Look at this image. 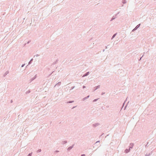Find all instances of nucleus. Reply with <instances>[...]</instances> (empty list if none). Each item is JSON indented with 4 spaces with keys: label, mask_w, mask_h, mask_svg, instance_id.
Masks as SVG:
<instances>
[{
    "label": "nucleus",
    "mask_w": 156,
    "mask_h": 156,
    "mask_svg": "<svg viewBox=\"0 0 156 156\" xmlns=\"http://www.w3.org/2000/svg\"><path fill=\"white\" fill-rule=\"evenodd\" d=\"M148 142H147V145L145 146V147H147L148 146Z\"/></svg>",
    "instance_id": "25"
},
{
    "label": "nucleus",
    "mask_w": 156,
    "mask_h": 156,
    "mask_svg": "<svg viewBox=\"0 0 156 156\" xmlns=\"http://www.w3.org/2000/svg\"><path fill=\"white\" fill-rule=\"evenodd\" d=\"M152 154V151L151 153L149 154H150V156Z\"/></svg>",
    "instance_id": "31"
},
{
    "label": "nucleus",
    "mask_w": 156,
    "mask_h": 156,
    "mask_svg": "<svg viewBox=\"0 0 156 156\" xmlns=\"http://www.w3.org/2000/svg\"><path fill=\"white\" fill-rule=\"evenodd\" d=\"M81 156H85V154H82L81 155Z\"/></svg>",
    "instance_id": "32"
},
{
    "label": "nucleus",
    "mask_w": 156,
    "mask_h": 156,
    "mask_svg": "<svg viewBox=\"0 0 156 156\" xmlns=\"http://www.w3.org/2000/svg\"><path fill=\"white\" fill-rule=\"evenodd\" d=\"M126 106H127V105H126V106H125V108H124V110H125V109H126Z\"/></svg>",
    "instance_id": "40"
},
{
    "label": "nucleus",
    "mask_w": 156,
    "mask_h": 156,
    "mask_svg": "<svg viewBox=\"0 0 156 156\" xmlns=\"http://www.w3.org/2000/svg\"><path fill=\"white\" fill-rule=\"evenodd\" d=\"M41 149H38L37 151V153L40 152H41Z\"/></svg>",
    "instance_id": "20"
},
{
    "label": "nucleus",
    "mask_w": 156,
    "mask_h": 156,
    "mask_svg": "<svg viewBox=\"0 0 156 156\" xmlns=\"http://www.w3.org/2000/svg\"><path fill=\"white\" fill-rule=\"evenodd\" d=\"M9 73V71H7L5 72L4 75H3V76L5 77L7 74Z\"/></svg>",
    "instance_id": "8"
},
{
    "label": "nucleus",
    "mask_w": 156,
    "mask_h": 156,
    "mask_svg": "<svg viewBox=\"0 0 156 156\" xmlns=\"http://www.w3.org/2000/svg\"><path fill=\"white\" fill-rule=\"evenodd\" d=\"M107 46H105V49H107Z\"/></svg>",
    "instance_id": "42"
},
{
    "label": "nucleus",
    "mask_w": 156,
    "mask_h": 156,
    "mask_svg": "<svg viewBox=\"0 0 156 156\" xmlns=\"http://www.w3.org/2000/svg\"><path fill=\"white\" fill-rule=\"evenodd\" d=\"M100 125V124L98 123H96L92 124V126L94 127H95L97 126H98Z\"/></svg>",
    "instance_id": "1"
},
{
    "label": "nucleus",
    "mask_w": 156,
    "mask_h": 156,
    "mask_svg": "<svg viewBox=\"0 0 156 156\" xmlns=\"http://www.w3.org/2000/svg\"><path fill=\"white\" fill-rule=\"evenodd\" d=\"M130 148H129L128 149H126L125 150L124 152L125 153H128L130 151Z\"/></svg>",
    "instance_id": "4"
},
{
    "label": "nucleus",
    "mask_w": 156,
    "mask_h": 156,
    "mask_svg": "<svg viewBox=\"0 0 156 156\" xmlns=\"http://www.w3.org/2000/svg\"><path fill=\"white\" fill-rule=\"evenodd\" d=\"M30 41H28L27 42V44H29V43H30Z\"/></svg>",
    "instance_id": "33"
},
{
    "label": "nucleus",
    "mask_w": 156,
    "mask_h": 156,
    "mask_svg": "<svg viewBox=\"0 0 156 156\" xmlns=\"http://www.w3.org/2000/svg\"><path fill=\"white\" fill-rule=\"evenodd\" d=\"M59 152V151H58V150H56V151H55V153H57V152Z\"/></svg>",
    "instance_id": "27"
},
{
    "label": "nucleus",
    "mask_w": 156,
    "mask_h": 156,
    "mask_svg": "<svg viewBox=\"0 0 156 156\" xmlns=\"http://www.w3.org/2000/svg\"><path fill=\"white\" fill-rule=\"evenodd\" d=\"M61 84V82H58V83H57V84H56L54 86V87H55L57 85L58 86H60V85Z\"/></svg>",
    "instance_id": "7"
},
{
    "label": "nucleus",
    "mask_w": 156,
    "mask_h": 156,
    "mask_svg": "<svg viewBox=\"0 0 156 156\" xmlns=\"http://www.w3.org/2000/svg\"><path fill=\"white\" fill-rule=\"evenodd\" d=\"M100 87V85H98L96 87H94V91H95V90H96L97 89H98Z\"/></svg>",
    "instance_id": "5"
},
{
    "label": "nucleus",
    "mask_w": 156,
    "mask_h": 156,
    "mask_svg": "<svg viewBox=\"0 0 156 156\" xmlns=\"http://www.w3.org/2000/svg\"><path fill=\"white\" fill-rule=\"evenodd\" d=\"M105 51V49H104L103 50V52H104Z\"/></svg>",
    "instance_id": "43"
},
{
    "label": "nucleus",
    "mask_w": 156,
    "mask_h": 156,
    "mask_svg": "<svg viewBox=\"0 0 156 156\" xmlns=\"http://www.w3.org/2000/svg\"><path fill=\"white\" fill-rule=\"evenodd\" d=\"M54 72V71H53L52 72V73H51L50 74L49 76L51 75L52 74V73Z\"/></svg>",
    "instance_id": "37"
},
{
    "label": "nucleus",
    "mask_w": 156,
    "mask_h": 156,
    "mask_svg": "<svg viewBox=\"0 0 156 156\" xmlns=\"http://www.w3.org/2000/svg\"><path fill=\"white\" fill-rule=\"evenodd\" d=\"M117 33H115L114 34L113 36H112V39L116 35Z\"/></svg>",
    "instance_id": "17"
},
{
    "label": "nucleus",
    "mask_w": 156,
    "mask_h": 156,
    "mask_svg": "<svg viewBox=\"0 0 156 156\" xmlns=\"http://www.w3.org/2000/svg\"><path fill=\"white\" fill-rule=\"evenodd\" d=\"M13 102V101H12V100H11L10 101V102L11 103H12V102Z\"/></svg>",
    "instance_id": "36"
},
{
    "label": "nucleus",
    "mask_w": 156,
    "mask_h": 156,
    "mask_svg": "<svg viewBox=\"0 0 156 156\" xmlns=\"http://www.w3.org/2000/svg\"><path fill=\"white\" fill-rule=\"evenodd\" d=\"M74 144H73L72 146L69 147L67 149L68 151H69L73 147Z\"/></svg>",
    "instance_id": "3"
},
{
    "label": "nucleus",
    "mask_w": 156,
    "mask_h": 156,
    "mask_svg": "<svg viewBox=\"0 0 156 156\" xmlns=\"http://www.w3.org/2000/svg\"><path fill=\"white\" fill-rule=\"evenodd\" d=\"M74 102V101H69L67 102V103H73Z\"/></svg>",
    "instance_id": "18"
},
{
    "label": "nucleus",
    "mask_w": 156,
    "mask_h": 156,
    "mask_svg": "<svg viewBox=\"0 0 156 156\" xmlns=\"http://www.w3.org/2000/svg\"><path fill=\"white\" fill-rule=\"evenodd\" d=\"M130 145H131V146L130 147H129L130 149L132 148L133 146V144H130Z\"/></svg>",
    "instance_id": "16"
},
{
    "label": "nucleus",
    "mask_w": 156,
    "mask_h": 156,
    "mask_svg": "<svg viewBox=\"0 0 156 156\" xmlns=\"http://www.w3.org/2000/svg\"><path fill=\"white\" fill-rule=\"evenodd\" d=\"M30 90H29L27 91L26 92V94H29V93H30Z\"/></svg>",
    "instance_id": "19"
},
{
    "label": "nucleus",
    "mask_w": 156,
    "mask_h": 156,
    "mask_svg": "<svg viewBox=\"0 0 156 156\" xmlns=\"http://www.w3.org/2000/svg\"><path fill=\"white\" fill-rule=\"evenodd\" d=\"M140 24H138L136 27H135V28L137 30L140 27Z\"/></svg>",
    "instance_id": "10"
},
{
    "label": "nucleus",
    "mask_w": 156,
    "mask_h": 156,
    "mask_svg": "<svg viewBox=\"0 0 156 156\" xmlns=\"http://www.w3.org/2000/svg\"><path fill=\"white\" fill-rule=\"evenodd\" d=\"M136 30V29L135 28L134 29H133L132 30V31L133 32V31H135V30Z\"/></svg>",
    "instance_id": "24"
},
{
    "label": "nucleus",
    "mask_w": 156,
    "mask_h": 156,
    "mask_svg": "<svg viewBox=\"0 0 156 156\" xmlns=\"http://www.w3.org/2000/svg\"><path fill=\"white\" fill-rule=\"evenodd\" d=\"M105 94V92H102L101 94L102 95L104 94Z\"/></svg>",
    "instance_id": "30"
},
{
    "label": "nucleus",
    "mask_w": 156,
    "mask_h": 156,
    "mask_svg": "<svg viewBox=\"0 0 156 156\" xmlns=\"http://www.w3.org/2000/svg\"><path fill=\"white\" fill-rule=\"evenodd\" d=\"M58 59H57L54 62H53V63L52 64V65H55V64H56L57 63V62H58Z\"/></svg>",
    "instance_id": "11"
},
{
    "label": "nucleus",
    "mask_w": 156,
    "mask_h": 156,
    "mask_svg": "<svg viewBox=\"0 0 156 156\" xmlns=\"http://www.w3.org/2000/svg\"><path fill=\"white\" fill-rule=\"evenodd\" d=\"M75 86H73V87H71V89H70V90H72V89H73L75 88Z\"/></svg>",
    "instance_id": "23"
},
{
    "label": "nucleus",
    "mask_w": 156,
    "mask_h": 156,
    "mask_svg": "<svg viewBox=\"0 0 156 156\" xmlns=\"http://www.w3.org/2000/svg\"><path fill=\"white\" fill-rule=\"evenodd\" d=\"M122 2L124 4H125L126 3V0H122Z\"/></svg>",
    "instance_id": "15"
},
{
    "label": "nucleus",
    "mask_w": 156,
    "mask_h": 156,
    "mask_svg": "<svg viewBox=\"0 0 156 156\" xmlns=\"http://www.w3.org/2000/svg\"><path fill=\"white\" fill-rule=\"evenodd\" d=\"M124 104H125V102H124V103H123L122 106H123V105H124Z\"/></svg>",
    "instance_id": "41"
},
{
    "label": "nucleus",
    "mask_w": 156,
    "mask_h": 156,
    "mask_svg": "<svg viewBox=\"0 0 156 156\" xmlns=\"http://www.w3.org/2000/svg\"><path fill=\"white\" fill-rule=\"evenodd\" d=\"M36 57H38V56H39V55H38V54H37V55H36Z\"/></svg>",
    "instance_id": "38"
},
{
    "label": "nucleus",
    "mask_w": 156,
    "mask_h": 156,
    "mask_svg": "<svg viewBox=\"0 0 156 156\" xmlns=\"http://www.w3.org/2000/svg\"><path fill=\"white\" fill-rule=\"evenodd\" d=\"M145 156H150V154H146L145 155Z\"/></svg>",
    "instance_id": "26"
},
{
    "label": "nucleus",
    "mask_w": 156,
    "mask_h": 156,
    "mask_svg": "<svg viewBox=\"0 0 156 156\" xmlns=\"http://www.w3.org/2000/svg\"><path fill=\"white\" fill-rule=\"evenodd\" d=\"M32 154V153H30L28 154L27 156H31Z\"/></svg>",
    "instance_id": "22"
},
{
    "label": "nucleus",
    "mask_w": 156,
    "mask_h": 156,
    "mask_svg": "<svg viewBox=\"0 0 156 156\" xmlns=\"http://www.w3.org/2000/svg\"><path fill=\"white\" fill-rule=\"evenodd\" d=\"M75 108V107H73L72 108Z\"/></svg>",
    "instance_id": "44"
},
{
    "label": "nucleus",
    "mask_w": 156,
    "mask_h": 156,
    "mask_svg": "<svg viewBox=\"0 0 156 156\" xmlns=\"http://www.w3.org/2000/svg\"><path fill=\"white\" fill-rule=\"evenodd\" d=\"M86 87L84 86H83V88H84Z\"/></svg>",
    "instance_id": "34"
},
{
    "label": "nucleus",
    "mask_w": 156,
    "mask_h": 156,
    "mask_svg": "<svg viewBox=\"0 0 156 156\" xmlns=\"http://www.w3.org/2000/svg\"><path fill=\"white\" fill-rule=\"evenodd\" d=\"M117 14H115V16H114L111 19L110 21H112L113 20L116 18H117Z\"/></svg>",
    "instance_id": "2"
},
{
    "label": "nucleus",
    "mask_w": 156,
    "mask_h": 156,
    "mask_svg": "<svg viewBox=\"0 0 156 156\" xmlns=\"http://www.w3.org/2000/svg\"><path fill=\"white\" fill-rule=\"evenodd\" d=\"M99 142H100V141H98L96 142L95 144H97L98 143H99Z\"/></svg>",
    "instance_id": "29"
},
{
    "label": "nucleus",
    "mask_w": 156,
    "mask_h": 156,
    "mask_svg": "<svg viewBox=\"0 0 156 156\" xmlns=\"http://www.w3.org/2000/svg\"><path fill=\"white\" fill-rule=\"evenodd\" d=\"M67 143V141L66 140L63 141L62 142V144H66Z\"/></svg>",
    "instance_id": "13"
},
{
    "label": "nucleus",
    "mask_w": 156,
    "mask_h": 156,
    "mask_svg": "<svg viewBox=\"0 0 156 156\" xmlns=\"http://www.w3.org/2000/svg\"><path fill=\"white\" fill-rule=\"evenodd\" d=\"M36 75L31 80H30V82L32 81L33 80H34L36 78Z\"/></svg>",
    "instance_id": "12"
},
{
    "label": "nucleus",
    "mask_w": 156,
    "mask_h": 156,
    "mask_svg": "<svg viewBox=\"0 0 156 156\" xmlns=\"http://www.w3.org/2000/svg\"><path fill=\"white\" fill-rule=\"evenodd\" d=\"M90 97V96L89 95H88V96H87V97H85L84 98H83V101H84L85 100L87 99L88 98Z\"/></svg>",
    "instance_id": "9"
},
{
    "label": "nucleus",
    "mask_w": 156,
    "mask_h": 156,
    "mask_svg": "<svg viewBox=\"0 0 156 156\" xmlns=\"http://www.w3.org/2000/svg\"><path fill=\"white\" fill-rule=\"evenodd\" d=\"M25 64H23L22 65V66H21V67H23L25 66Z\"/></svg>",
    "instance_id": "28"
},
{
    "label": "nucleus",
    "mask_w": 156,
    "mask_h": 156,
    "mask_svg": "<svg viewBox=\"0 0 156 156\" xmlns=\"http://www.w3.org/2000/svg\"><path fill=\"white\" fill-rule=\"evenodd\" d=\"M143 56H144V55H143V56H142V57H141L140 58V59L139 60V61H140V60H141V58L143 57Z\"/></svg>",
    "instance_id": "35"
},
{
    "label": "nucleus",
    "mask_w": 156,
    "mask_h": 156,
    "mask_svg": "<svg viewBox=\"0 0 156 156\" xmlns=\"http://www.w3.org/2000/svg\"><path fill=\"white\" fill-rule=\"evenodd\" d=\"M99 99V98H98V99H95L93 100V102H94L97 101Z\"/></svg>",
    "instance_id": "21"
},
{
    "label": "nucleus",
    "mask_w": 156,
    "mask_h": 156,
    "mask_svg": "<svg viewBox=\"0 0 156 156\" xmlns=\"http://www.w3.org/2000/svg\"><path fill=\"white\" fill-rule=\"evenodd\" d=\"M120 12H118L116 14H117V15Z\"/></svg>",
    "instance_id": "39"
},
{
    "label": "nucleus",
    "mask_w": 156,
    "mask_h": 156,
    "mask_svg": "<svg viewBox=\"0 0 156 156\" xmlns=\"http://www.w3.org/2000/svg\"><path fill=\"white\" fill-rule=\"evenodd\" d=\"M33 61V58L31 59V60H30V61L28 63V65H30V64H31V63H32V62Z\"/></svg>",
    "instance_id": "14"
},
{
    "label": "nucleus",
    "mask_w": 156,
    "mask_h": 156,
    "mask_svg": "<svg viewBox=\"0 0 156 156\" xmlns=\"http://www.w3.org/2000/svg\"><path fill=\"white\" fill-rule=\"evenodd\" d=\"M89 74V72H87L83 75V77L87 76V75H88Z\"/></svg>",
    "instance_id": "6"
}]
</instances>
